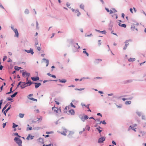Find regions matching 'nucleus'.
<instances>
[{
  "label": "nucleus",
  "instance_id": "1",
  "mask_svg": "<svg viewBox=\"0 0 146 146\" xmlns=\"http://www.w3.org/2000/svg\"><path fill=\"white\" fill-rule=\"evenodd\" d=\"M14 140L16 141V143L19 145V146H22V141L21 140L19 139L17 137H15L14 139Z\"/></svg>",
  "mask_w": 146,
  "mask_h": 146
},
{
  "label": "nucleus",
  "instance_id": "2",
  "mask_svg": "<svg viewBox=\"0 0 146 146\" xmlns=\"http://www.w3.org/2000/svg\"><path fill=\"white\" fill-rule=\"evenodd\" d=\"M20 86L22 89H23L27 86L26 83L25 82H20L18 84L17 87Z\"/></svg>",
  "mask_w": 146,
  "mask_h": 146
},
{
  "label": "nucleus",
  "instance_id": "3",
  "mask_svg": "<svg viewBox=\"0 0 146 146\" xmlns=\"http://www.w3.org/2000/svg\"><path fill=\"white\" fill-rule=\"evenodd\" d=\"M131 43L132 41H131V40H128L126 41L125 42V46L123 47V49L124 50H125L127 48V46L129 45V44H131Z\"/></svg>",
  "mask_w": 146,
  "mask_h": 146
},
{
  "label": "nucleus",
  "instance_id": "4",
  "mask_svg": "<svg viewBox=\"0 0 146 146\" xmlns=\"http://www.w3.org/2000/svg\"><path fill=\"white\" fill-rule=\"evenodd\" d=\"M52 110L56 113H58L59 112H61L60 108H58L56 107H53L52 108Z\"/></svg>",
  "mask_w": 146,
  "mask_h": 146
},
{
  "label": "nucleus",
  "instance_id": "5",
  "mask_svg": "<svg viewBox=\"0 0 146 146\" xmlns=\"http://www.w3.org/2000/svg\"><path fill=\"white\" fill-rule=\"evenodd\" d=\"M105 139L106 138L104 137H103L99 138L98 140V143H100L103 142L105 140Z\"/></svg>",
  "mask_w": 146,
  "mask_h": 146
},
{
  "label": "nucleus",
  "instance_id": "6",
  "mask_svg": "<svg viewBox=\"0 0 146 146\" xmlns=\"http://www.w3.org/2000/svg\"><path fill=\"white\" fill-rule=\"evenodd\" d=\"M33 96V94H30L28 96H29V97H28V98L30 100H32V101H36V102H37V100L36 99H34L33 98H29V97H31V96Z\"/></svg>",
  "mask_w": 146,
  "mask_h": 146
},
{
  "label": "nucleus",
  "instance_id": "7",
  "mask_svg": "<svg viewBox=\"0 0 146 146\" xmlns=\"http://www.w3.org/2000/svg\"><path fill=\"white\" fill-rule=\"evenodd\" d=\"M74 133L73 132L70 131L69 134L68 135V137L69 138H71L74 136Z\"/></svg>",
  "mask_w": 146,
  "mask_h": 146
},
{
  "label": "nucleus",
  "instance_id": "8",
  "mask_svg": "<svg viewBox=\"0 0 146 146\" xmlns=\"http://www.w3.org/2000/svg\"><path fill=\"white\" fill-rule=\"evenodd\" d=\"M34 136H32L31 134H29L26 139L27 140H30L33 139V138Z\"/></svg>",
  "mask_w": 146,
  "mask_h": 146
},
{
  "label": "nucleus",
  "instance_id": "9",
  "mask_svg": "<svg viewBox=\"0 0 146 146\" xmlns=\"http://www.w3.org/2000/svg\"><path fill=\"white\" fill-rule=\"evenodd\" d=\"M14 31L15 33V36L17 37H18L19 35L17 29H15L14 30Z\"/></svg>",
  "mask_w": 146,
  "mask_h": 146
},
{
  "label": "nucleus",
  "instance_id": "10",
  "mask_svg": "<svg viewBox=\"0 0 146 146\" xmlns=\"http://www.w3.org/2000/svg\"><path fill=\"white\" fill-rule=\"evenodd\" d=\"M31 79L33 81H37L39 80V78L38 77H32Z\"/></svg>",
  "mask_w": 146,
  "mask_h": 146
},
{
  "label": "nucleus",
  "instance_id": "11",
  "mask_svg": "<svg viewBox=\"0 0 146 146\" xmlns=\"http://www.w3.org/2000/svg\"><path fill=\"white\" fill-rule=\"evenodd\" d=\"M27 82L25 83L27 86H29L31 85L32 84V82H31V80H28Z\"/></svg>",
  "mask_w": 146,
  "mask_h": 146
},
{
  "label": "nucleus",
  "instance_id": "12",
  "mask_svg": "<svg viewBox=\"0 0 146 146\" xmlns=\"http://www.w3.org/2000/svg\"><path fill=\"white\" fill-rule=\"evenodd\" d=\"M25 51L27 52L28 53H31L32 54H33L34 53V52L33 51V50L31 49H30V50H25Z\"/></svg>",
  "mask_w": 146,
  "mask_h": 146
},
{
  "label": "nucleus",
  "instance_id": "13",
  "mask_svg": "<svg viewBox=\"0 0 146 146\" xmlns=\"http://www.w3.org/2000/svg\"><path fill=\"white\" fill-rule=\"evenodd\" d=\"M22 74L23 76L26 75L27 76H29L30 75V74L29 73L23 72H22Z\"/></svg>",
  "mask_w": 146,
  "mask_h": 146
},
{
  "label": "nucleus",
  "instance_id": "14",
  "mask_svg": "<svg viewBox=\"0 0 146 146\" xmlns=\"http://www.w3.org/2000/svg\"><path fill=\"white\" fill-rule=\"evenodd\" d=\"M69 113L72 115H74L75 112L73 110H71L68 111Z\"/></svg>",
  "mask_w": 146,
  "mask_h": 146
},
{
  "label": "nucleus",
  "instance_id": "15",
  "mask_svg": "<svg viewBox=\"0 0 146 146\" xmlns=\"http://www.w3.org/2000/svg\"><path fill=\"white\" fill-rule=\"evenodd\" d=\"M35 87L36 88H38L41 85V84L40 83H35Z\"/></svg>",
  "mask_w": 146,
  "mask_h": 146
},
{
  "label": "nucleus",
  "instance_id": "16",
  "mask_svg": "<svg viewBox=\"0 0 146 146\" xmlns=\"http://www.w3.org/2000/svg\"><path fill=\"white\" fill-rule=\"evenodd\" d=\"M58 80L60 82L62 83H65L66 82V80L65 79L62 80L58 79Z\"/></svg>",
  "mask_w": 146,
  "mask_h": 146
},
{
  "label": "nucleus",
  "instance_id": "17",
  "mask_svg": "<svg viewBox=\"0 0 146 146\" xmlns=\"http://www.w3.org/2000/svg\"><path fill=\"white\" fill-rule=\"evenodd\" d=\"M119 25L120 27H123L124 28H126V25L125 24H121V23H119Z\"/></svg>",
  "mask_w": 146,
  "mask_h": 146
},
{
  "label": "nucleus",
  "instance_id": "18",
  "mask_svg": "<svg viewBox=\"0 0 146 146\" xmlns=\"http://www.w3.org/2000/svg\"><path fill=\"white\" fill-rule=\"evenodd\" d=\"M11 108V106H9L4 111V113L5 114V115H6V113L7 111L9 110V109Z\"/></svg>",
  "mask_w": 146,
  "mask_h": 146
},
{
  "label": "nucleus",
  "instance_id": "19",
  "mask_svg": "<svg viewBox=\"0 0 146 146\" xmlns=\"http://www.w3.org/2000/svg\"><path fill=\"white\" fill-rule=\"evenodd\" d=\"M75 13L77 14V16H79L80 15V13L79 12V11L76 10L75 11Z\"/></svg>",
  "mask_w": 146,
  "mask_h": 146
},
{
  "label": "nucleus",
  "instance_id": "20",
  "mask_svg": "<svg viewBox=\"0 0 146 146\" xmlns=\"http://www.w3.org/2000/svg\"><path fill=\"white\" fill-rule=\"evenodd\" d=\"M102 128L100 127V126H99L97 128H96V129H97L99 131V133H100L102 131V130H100V129H102Z\"/></svg>",
  "mask_w": 146,
  "mask_h": 146
},
{
  "label": "nucleus",
  "instance_id": "21",
  "mask_svg": "<svg viewBox=\"0 0 146 146\" xmlns=\"http://www.w3.org/2000/svg\"><path fill=\"white\" fill-rule=\"evenodd\" d=\"M36 47H37V49L40 51V47L39 45L38 44V43L36 44Z\"/></svg>",
  "mask_w": 146,
  "mask_h": 146
},
{
  "label": "nucleus",
  "instance_id": "22",
  "mask_svg": "<svg viewBox=\"0 0 146 146\" xmlns=\"http://www.w3.org/2000/svg\"><path fill=\"white\" fill-rule=\"evenodd\" d=\"M43 60H45L46 61V66H47L49 64L48 60L45 58L43 59Z\"/></svg>",
  "mask_w": 146,
  "mask_h": 146
},
{
  "label": "nucleus",
  "instance_id": "23",
  "mask_svg": "<svg viewBox=\"0 0 146 146\" xmlns=\"http://www.w3.org/2000/svg\"><path fill=\"white\" fill-rule=\"evenodd\" d=\"M74 46L77 49H78L80 48V46L78 45V43H76Z\"/></svg>",
  "mask_w": 146,
  "mask_h": 146
},
{
  "label": "nucleus",
  "instance_id": "24",
  "mask_svg": "<svg viewBox=\"0 0 146 146\" xmlns=\"http://www.w3.org/2000/svg\"><path fill=\"white\" fill-rule=\"evenodd\" d=\"M102 61L101 59H96L95 60V63L96 64L98 63L99 62Z\"/></svg>",
  "mask_w": 146,
  "mask_h": 146
},
{
  "label": "nucleus",
  "instance_id": "25",
  "mask_svg": "<svg viewBox=\"0 0 146 146\" xmlns=\"http://www.w3.org/2000/svg\"><path fill=\"white\" fill-rule=\"evenodd\" d=\"M83 50H84V51H83V53L84 54H86L87 56H89V54L86 51H85L86 50V49L85 48H84L83 49Z\"/></svg>",
  "mask_w": 146,
  "mask_h": 146
},
{
  "label": "nucleus",
  "instance_id": "26",
  "mask_svg": "<svg viewBox=\"0 0 146 146\" xmlns=\"http://www.w3.org/2000/svg\"><path fill=\"white\" fill-rule=\"evenodd\" d=\"M15 69L16 70H19L20 69H22V68L21 67H18V66H15Z\"/></svg>",
  "mask_w": 146,
  "mask_h": 146
},
{
  "label": "nucleus",
  "instance_id": "27",
  "mask_svg": "<svg viewBox=\"0 0 146 146\" xmlns=\"http://www.w3.org/2000/svg\"><path fill=\"white\" fill-rule=\"evenodd\" d=\"M135 58H130L129 59L128 61L129 62H133L135 60Z\"/></svg>",
  "mask_w": 146,
  "mask_h": 146
},
{
  "label": "nucleus",
  "instance_id": "28",
  "mask_svg": "<svg viewBox=\"0 0 146 146\" xmlns=\"http://www.w3.org/2000/svg\"><path fill=\"white\" fill-rule=\"evenodd\" d=\"M67 132V130L66 129H64V131H63V132H62L61 133L62 134L64 135H66V133Z\"/></svg>",
  "mask_w": 146,
  "mask_h": 146
},
{
  "label": "nucleus",
  "instance_id": "29",
  "mask_svg": "<svg viewBox=\"0 0 146 146\" xmlns=\"http://www.w3.org/2000/svg\"><path fill=\"white\" fill-rule=\"evenodd\" d=\"M17 92H15L14 94H13L11 95V98H14L15 96L17 94Z\"/></svg>",
  "mask_w": 146,
  "mask_h": 146
},
{
  "label": "nucleus",
  "instance_id": "30",
  "mask_svg": "<svg viewBox=\"0 0 146 146\" xmlns=\"http://www.w3.org/2000/svg\"><path fill=\"white\" fill-rule=\"evenodd\" d=\"M80 8L83 9L84 8V6L83 4H81L80 5Z\"/></svg>",
  "mask_w": 146,
  "mask_h": 146
},
{
  "label": "nucleus",
  "instance_id": "31",
  "mask_svg": "<svg viewBox=\"0 0 146 146\" xmlns=\"http://www.w3.org/2000/svg\"><path fill=\"white\" fill-rule=\"evenodd\" d=\"M24 116V114L20 113L19 114V116L21 118H23V117Z\"/></svg>",
  "mask_w": 146,
  "mask_h": 146
},
{
  "label": "nucleus",
  "instance_id": "32",
  "mask_svg": "<svg viewBox=\"0 0 146 146\" xmlns=\"http://www.w3.org/2000/svg\"><path fill=\"white\" fill-rule=\"evenodd\" d=\"M131 102L130 101H126L125 102V104H131Z\"/></svg>",
  "mask_w": 146,
  "mask_h": 146
},
{
  "label": "nucleus",
  "instance_id": "33",
  "mask_svg": "<svg viewBox=\"0 0 146 146\" xmlns=\"http://www.w3.org/2000/svg\"><path fill=\"white\" fill-rule=\"evenodd\" d=\"M8 106V105H7V104H6L5 105V106H4V107L3 108V110H2V111H3L5 110L6 108H7V106Z\"/></svg>",
  "mask_w": 146,
  "mask_h": 146
},
{
  "label": "nucleus",
  "instance_id": "34",
  "mask_svg": "<svg viewBox=\"0 0 146 146\" xmlns=\"http://www.w3.org/2000/svg\"><path fill=\"white\" fill-rule=\"evenodd\" d=\"M18 126V125H16L15 123H13V127L14 128Z\"/></svg>",
  "mask_w": 146,
  "mask_h": 146
},
{
  "label": "nucleus",
  "instance_id": "35",
  "mask_svg": "<svg viewBox=\"0 0 146 146\" xmlns=\"http://www.w3.org/2000/svg\"><path fill=\"white\" fill-rule=\"evenodd\" d=\"M88 118L87 115H85L84 116V119H87Z\"/></svg>",
  "mask_w": 146,
  "mask_h": 146
},
{
  "label": "nucleus",
  "instance_id": "36",
  "mask_svg": "<svg viewBox=\"0 0 146 146\" xmlns=\"http://www.w3.org/2000/svg\"><path fill=\"white\" fill-rule=\"evenodd\" d=\"M89 105H88L87 106H86V107L88 109V111H91V110L89 108Z\"/></svg>",
  "mask_w": 146,
  "mask_h": 146
},
{
  "label": "nucleus",
  "instance_id": "37",
  "mask_svg": "<svg viewBox=\"0 0 146 146\" xmlns=\"http://www.w3.org/2000/svg\"><path fill=\"white\" fill-rule=\"evenodd\" d=\"M101 123H103V124H106V123L105 121L104 120L103 121H100V123L99 124H100Z\"/></svg>",
  "mask_w": 146,
  "mask_h": 146
},
{
  "label": "nucleus",
  "instance_id": "38",
  "mask_svg": "<svg viewBox=\"0 0 146 146\" xmlns=\"http://www.w3.org/2000/svg\"><path fill=\"white\" fill-rule=\"evenodd\" d=\"M7 58V57L6 56H4L3 58V60L4 61L5 60H6Z\"/></svg>",
  "mask_w": 146,
  "mask_h": 146
},
{
  "label": "nucleus",
  "instance_id": "39",
  "mask_svg": "<svg viewBox=\"0 0 146 146\" xmlns=\"http://www.w3.org/2000/svg\"><path fill=\"white\" fill-rule=\"evenodd\" d=\"M12 100V99L11 98L9 97L7 98V101H11Z\"/></svg>",
  "mask_w": 146,
  "mask_h": 146
},
{
  "label": "nucleus",
  "instance_id": "40",
  "mask_svg": "<svg viewBox=\"0 0 146 146\" xmlns=\"http://www.w3.org/2000/svg\"><path fill=\"white\" fill-rule=\"evenodd\" d=\"M100 33H103V34H105L106 33V32L105 31H100Z\"/></svg>",
  "mask_w": 146,
  "mask_h": 146
},
{
  "label": "nucleus",
  "instance_id": "41",
  "mask_svg": "<svg viewBox=\"0 0 146 146\" xmlns=\"http://www.w3.org/2000/svg\"><path fill=\"white\" fill-rule=\"evenodd\" d=\"M112 10L113 13H115L117 11L115 9H113Z\"/></svg>",
  "mask_w": 146,
  "mask_h": 146
},
{
  "label": "nucleus",
  "instance_id": "42",
  "mask_svg": "<svg viewBox=\"0 0 146 146\" xmlns=\"http://www.w3.org/2000/svg\"><path fill=\"white\" fill-rule=\"evenodd\" d=\"M25 13H26V14H28V13H29V11L27 9L25 10Z\"/></svg>",
  "mask_w": 146,
  "mask_h": 146
},
{
  "label": "nucleus",
  "instance_id": "43",
  "mask_svg": "<svg viewBox=\"0 0 146 146\" xmlns=\"http://www.w3.org/2000/svg\"><path fill=\"white\" fill-rule=\"evenodd\" d=\"M2 101H2V100L0 101V108H1V105L2 104Z\"/></svg>",
  "mask_w": 146,
  "mask_h": 146
},
{
  "label": "nucleus",
  "instance_id": "44",
  "mask_svg": "<svg viewBox=\"0 0 146 146\" xmlns=\"http://www.w3.org/2000/svg\"><path fill=\"white\" fill-rule=\"evenodd\" d=\"M51 144H49L46 145H45V144H44V145H43V146H51Z\"/></svg>",
  "mask_w": 146,
  "mask_h": 146
},
{
  "label": "nucleus",
  "instance_id": "45",
  "mask_svg": "<svg viewBox=\"0 0 146 146\" xmlns=\"http://www.w3.org/2000/svg\"><path fill=\"white\" fill-rule=\"evenodd\" d=\"M32 129V127H27V130H31Z\"/></svg>",
  "mask_w": 146,
  "mask_h": 146
},
{
  "label": "nucleus",
  "instance_id": "46",
  "mask_svg": "<svg viewBox=\"0 0 146 146\" xmlns=\"http://www.w3.org/2000/svg\"><path fill=\"white\" fill-rule=\"evenodd\" d=\"M70 104H71V106L72 107H74V108H75L76 106H75L73 105V104L72 103H71Z\"/></svg>",
  "mask_w": 146,
  "mask_h": 146
},
{
  "label": "nucleus",
  "instance_id": "47",
  "mask_svg": "<svg viewBox=\"0 0 146 146\" xmlns=\"http://www.w3.org/2000/svg\"><path fill=\"white\" fill-rule=\"evenodd\" d=\"M130 129H132L133 130H134L133 128V127H131V126H130L129 128V130H130Z\"/></svg>",
  "mask_w": 146,
  "mask_h": 146
},
{
  "label": "nucleus",
  "instance_id": "48",
  "mask_svg": "<svg viewBox=\"0 0 146 146\" xmlns=\"http://www.w3.org/2000/svg\"><path fill=\"white\" fill-rule=\"evenodd\" d=\"M37 119H38V120H41L42 119V117L41 116H40V118H38Z\"/></svg>",
  "mask_w": 146,
  "mask_h": 146
},
{
  "label": "nucleus",
  "instance_id": "49",
  "mask_svg": "<svg viewBox=\"0 0 146 146\" xmlns=\"http://www.w3.org/2000/svg\"><path fill=\"white\" fill-rule=\"evenodd\" d=\"M14 135H15L18 136L19 137H21V136L18 135V134L17 133H15L14 134Z\"/></svg>",
  "mask_w": 146,
  "mask_h": 146
},
{
  "label": "nucleus",
  "instance_id": "50",
  "mask_svg": "<svg viewBox=\"0 0 146 146\" xmlns=\"http://www.w3.org/2000/svg\"><path fill=\"white\" fill-rule=\"evenodd\" d=\"M6 125V123H3V128H4Z\"/></svg>",
  "mask_w": 146,
  "mask_h": 146
},
{
  "label": "nucleus",
  "instance_id": "51",
  "mask_svg": "<svg viewBox=\"0 0 146 146\" xmlns=\"http://www.w3.org/2000/svg\"><path fill=\"white\" fill-rule=\"evenodd\" d=\"M66 5L68 7L70 5V4L69 3H66Z\"/></svg>",
  "mask_w": 146,
  "mask_h": 146
},
{
  "label": "nucleus",
  "instance_id": "52",
  "mask_svg": "<svg viewBox=\"0 0 146 146\" xmlns=\"http://www.w3.org/2000/svg\"><path fill=\"white\" fill-rule=\"evenodd\" d=\"M84 88H81V89H76L75 90H84Z\"/></svg>",
  "mask_w": 146,
  "mask_h": 146
},
{
  "label": "nucleus",
  "instance_id": "53",
  "mask_svg": "<svg viewBox=\"0 0 146 146\" xmlns=\"http://www.w3.org/2000/svg\"><path fill=\"white\" fill-rule=\"evenodd\" d=\"M68 106H66L65 109H64V111L65 112H66V111H65V110H66L68 108ZM66 112H67V111H66Z\"/></svg>",
  "mask_w": 146,
  "mask_h": 146
},
{
  "label": "nucleus",
  "instance_id": "54",
  "mask_svg": "<svg viewBox=\"0 0 146 146\" xmlns=\"http://www.w3.org/2000/svg\"><path fill=\"white\" fill-rule=\"evenodd\" d=\"M12 87L10 89V92H11V93L13 92V91H12Z\"/></svg>",
  "mask_w": 146,
  "mask_h": 146
},
{
  "label": "nucleus",
  "instance_id": "55",
  "mask_svg": "<svg viewBox=\"0 0 146 146\" xmlns=\"http://www.w3.org/2000/svg\"><path fill=\"white\" fill-rule=\"evenodd\" d=\"M110 14H111L112 13H113V11H112V10H110Z\"/></svg>",
  "mask_w": 146,
  "mask_h": 146
},
{
  "label": "nucleus",
  "instance_id": "56",
  "mask_svg": "<svg viewBox=\"0 0 146 146\" xmlns=\"http://www.w3.org/2000/svg\"><path fill=\"white\" fill-rule=\"evenodd\" d=\"M130 12H131V13H133V9H132V8H130Z\"/></svg>",
  "mask_w": 146,
  "mask_h": 146
},
{
  "label": "nucleus",
  "instance_id": "57",
  "mask_svg": "<svg viewBox=\"0 0 146 146\" xmlns=\"http://www.w3.org/2000/svg\"><path fill=\"white\" fill-rule=\"evenodd\" d=\"M55 103H56V104H57V105H59V103L58 102V101H55Z\"/></svg>",
  "mask_w": 146,
  "mask_h": 146
},
{
  "label": "nucleus",
  "instance_id": "58",
  "mask_svg": "<svg viewBox=\"0 0 146 146\" xmlns=\"http://www.w3.org/2000/svg\"><path fill=\"white\" fill-rule=\"evenodd\" d=\"M11 28L13 30V31H14V30L15 29H14V26H11Z\"/></svg>",
  "mask_w": 146,
  "mask_h": 146
},
{
  "label": "nucleus",
  "instance_id": "59",
  "mask_svg": "<svg viewBox=\"0 0 146 146\" xmlns=\"http://www.w3.org/2000/svg\"><path fill=\"white\" fill-rule=\"evenodd\" d=\"M97 115H100V116L101 117L102 116V114L100 113H98L97 114Z\"/></svg>",
  "mask_w": 146,
  "mask_h": 146
},
{
  "label": "nucleus",
  "instance_id": "60",
  "mask_svg": "<svg viewBox=\"0 0 146 146\" xmlns=\"http://www.w3.org/2000/svg\"><path fill=\"white\" fill-rule=\"evenodd\" d=\"M95 78L96 79H101L102 78L100 77H96Z\"/></svg>",
  "mask_w": 146,
  "mask_h": 146
},
{
  "label": "nucleus",
  "instance_id": "61",
  "mask_svg": "<svg viewBox=\"0 0 146 146\" xmlns=\"http://www.w3.org/2000/svg\"><path fill=\"white\" fill-rule=\"evenodd\" d=\"M106 10L108 12H110V11L108 9V8H106Z\"/></svg>",
  "mask_w": 146,
  "mask_h": 146
},
{
  "label": "nucleus",
  "instance_id": "62",
  "mask_svg": "<svg viewBox=\"0 0 146 146\" xmlns=\"http://www.w3.org/2000/svg\"><path fill=\"white\" fill-rule=\"evenodd\" d=\"M51 76L52 77L54 78H56V76L55 75H51Z\"/></svg>",
  "mask_w": 146,
  "mask_h": 146
},
{
  "label": "nucleus",
  "instance_id": "63",
  "mask_svg": "<svg viewBox=\"0 0 146 146\" xmlns=\"http://www.w3.org/2000/svg\"><path fill=\"white\" fill-rule=\"evenodd\" d=\"M35 111L37 113H38L39 112V111L38 109L35 110Z\"/></svg>",
  "mask_w": 146,
  "mask_h": 146
},
{
  "label": "nucleus",
  "instance_id": "64",
  "mask_svg": "<svg viewBox=\"0 0 146 146\" xmlns=\"http://www.w3.org/2000/svg\"><path fill=\"white\" fill-rule=\"evenodd\" d=\"M0 7L1 8H2V9H4L3 7V5H0Z\"/></svg>",
  "mask_w": 146,
  "mask_h": 146
}]
</instances>
